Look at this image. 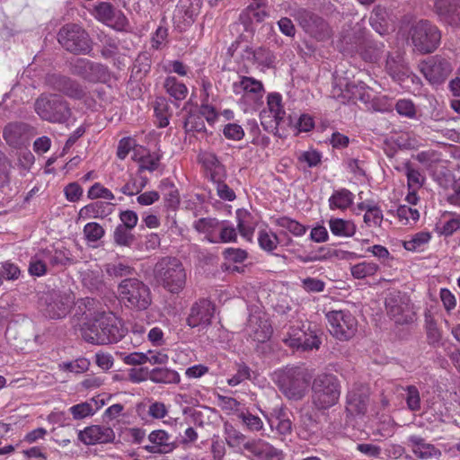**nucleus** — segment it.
Listing matches in <instances>:
<instances>
[{"label": "nucleus", "mask_w": 460, "mask_h": 460, "mask_svg": "<svg viewBox=\"0 0 460 460\" xmlns=\"http://www.w3.org/2000/svg\"><path fill=\"white\" fill-rule=\"evenodd\" d=\"M441 33L431 22L420 20L411 24L408 31V41L413 51L420 54L434 52L439 46Z\"/></svg>", "instance_id": "obj_6"}, {"label": "nucleus", "mask_w": 460, "mask_h": 460, "mask_svg": "<svg viewBox=\"0 0 460 460\" xmlns=\"http://www.w3.org/2000/svg\"><path fill=\"white\" fill-rule=\"evenodd\" d=\"M33 135L34 128L22 122L9 123L3 131L4 140L13 148H21L26 146Z\"/></svg>", "instance_id": "obj_15"}, {"label": "nucleus", "mask_w": 460, "mask_h": 460, "mask_svg": "<svg viewBox=\"0 0 460 460\" xmlns=\"http://www.w3.org/2000/svg\"><path fill=\"white\" fill-rule=\"evenodd\" d=\"M155 114L158 121L159 128H165L169 125V119L172 115V111L166 98L157 97L154 105Z\"/></svg>", "instance_id": "obj_32"}, {"label": "nucleus", "mask_w": 460, "mask_h": 460, "mask_svg": "<svg viewBox=\"0 0 460 460\" xmlns=\"http://www.w3.org/2000/svg\"><path fill=\"white\" fill-rule=\"evenodd\" d=\"M217 405L222 409V411H226L228 413H236L238 415V412H240L242 410H240V402L229 396L225 395H217Z\"/></svg>", "instance_id": "obj_53"}, {"label": "nucleus", "mask_w": 460, "mask_h": 460, "mask_svg": "<svg viewBox=\"0 0 460 460\" xmlns=\"http://www.w3.org/2000/svg\"><path fill=\"white\" fill-rule=\"evenodd\" d=\"M148 378L156 384H178L180 382L179 374L167 367H155L148 374Z\"/></svg>", "instance_id": "obj_27"}, {"label": "nucleus", "mask_w": 460, "mask_h": 460, "mask_svg": "<svg viewBox=\"0 0 460 460\" xmlns=\"http://www.w3.org/2000/svg\"><path fill=\"white\" fill-rule=\"evenodd\" d=\"M12 164L4 153L0 151V187L7 185L10 181Z\"/></svg>", "instance_id": "obj_55"}, {"label": "nucleus", "mask_w": 460, "mask_h": 460, "mask_svg": "<svg viewBox=\"0 0 460 460\" xmlns=\"http://www.w3.org/2000/svg\"><path fill=\"white\" fill-rule=\"evenodd\" d=\"M222 222L217 220V218H199V220L194 222V228L199 232L207 234V239L208 242L212 243H217V239L213 235L216 230L219 229V226Z\"/></svg>", "instance_id": "obj_28"}, {"label": "nucleus", "mask_w": 460, "mask_h": 460, "mask_svg": "<svg viewBox=\"0 0 460 460\" xmlns=\"http://www.w3.org/2000/svg\"><path fill=\"white\" fill-rule=\"evenodd\" d=\"M84 285L93 290H100L103 288L102 275L98 271H90L84 278Z\"/></svg>", "instance_id": "obj_59"}, {"label": "nucleus", "mask_w": 460, "mask_h": 460, "mask_svg": "<svg viewBox=\"0 0 460 460\" xmlns=\"http://www.w3.org/2000/svg\"><path fill=\"white\" fill-rule=\"evenodd\" d=\"M155 281L171 293L180 292L186 283V272L181 261L175 257H163L155 265Z\"/></svg>", "instance_id": "obj_3"}, {"label": "nucleus", "mask_w": 460, "mask_h": 460, "mask_svg": "<svg viewBox=\"0 0 460 460\" xmlns=\"http://www.w3.org/2000/svg\"><path fill=\"white\" fill-rule=\"evenodd\" d=\"M405 168L407 171L406 175L408 180L409 190L408 195L406 196L405 199L409 203L415 205L419 200L417 191L422 187L425 181V176L419 170L413 169L410 164H407L405 165Z\"/></svg>", "instance_id": "obj_22"}, {"label": "nucleus", "mask_w": 460, "mask_h": 460, "mask_svg": "<svg viewBox=\"0 0 460 460\" xmlns=\"http://www.w3.org/2000/svg\"><path fill=\"white\" fill-rule=\"evenodd\" d=\"M370 390L361 384L354 385L346 396V410L352 415H363L367 412Z\"/></svg>", "instance_id": "obj_14"}, {"label": "nucleus", "mask_w": 460, "mask_h": 460, "mask_svg": "<svg viewBox=\"0 0 460 460\" xmlns=\"http://www.w3.org/2000/svg\"><path fill=\"white\" fill-rule=\"evenodd\" d=\"M92 62L86 58H76L71 64L72 74L88 81Z\"/></svg>", "instance_id": "obj_49"}, {"label": "nucleus", "mask_w": 460, "mask_h": 460, "mask_svg": "<svg viewBox=\"0 0 460 460\" xmlns=\"http://www.w3.org/2000/svg\"><path fill=\"white\" fill-rule=\"evenodd\" d=\"M110 79V72L106 66L92 62L89 82H106Z\"/></svg>", "instance_id": "obj_47"}, {"label": "nucleus", "mask_w": 460, "mask_h": 460, "mask_svg": "<svg viewBox=\"0 0 460 460\" xmlns=\"http://www.w3.org/2000/svg\"><path fill=\"white\" fill-rule=\"evenodd\" d=\"M337 251L327 246H320L315 251H311L306 255H296V259L303 263L324 261L332 257H336Z\"/></svg>", "instance_id": "obj_29"}, {"label": "nucleus", "mask_w": 460, "mask_h": 460, "mask_svg": "<svg viewBox=\"0 0 460 460\" xmlns=\"http://www.w3.org/2000/svg\"><path fill=\"white\" fill-rule=\"evenodd\" d=\"M238 419L249 431H260L263 429V421L259 416L253 415L248 410L238 412Z\"/></svg>", "instance_id": "obj_40"}, {"label": "nucleus", "mask_w": 460, "mask_h": 460, "mask_svg": "<svg viewBox=\"0 0 460 460\" xmlns=\"http://www.w3.org/2000/svg\"><path fill=\"white\" fill-rule=\"evenodd\" d=\"M439 224L440 234L450 236L460 229V215L447 211L442 215V219Z\"/></svg>", "instance_id": "obj_33"}, {"label": "nucleus", "mask_w": 460, "mask_h": 460, "mask_svg": "<svg viewBox=\"0 0 460 460\" xmlns=\"http://www.w3.org/2000/svg\"><path fill=\"white\" fill-rule=\"evenodd\" d=\"M312 379L309 370L302 367H287L273 374V381L288 400L301 401L307 394Z\"/></svg>", "instance_id": "obj_2"}, {"label": "nucleus", "mask_w": 460, "mask_h": 460, "mask_svg": "<svg viewBox=\"0 0 460 460\" xmlns=\"http://www.w3.org/2000/svg\"><path fill=\"white\" fill-rule=\"evenodd\" d=\"M69 411L75 420H81L93 414V407L88 402L73 405L70 407Z\"/></svg>", "instance_id": "obj_60"}, {"label": "nucleus", "mask_w": 460, "mask_h": 460, "mask_svg": "<svg viewBox=\"0 0 460 460\" xmlns=\"http://www.w3.org/2000/svg\"><path fill=\"white\" fill-rule=\"evenodd\" d=\"M214 311L215 305L213 303L207 298H201L191 305L186 320L187 324L191 328L207 327L211 323Z\"/></svg>", "instance_id": "obj_17"}, {"label": "nucleus", "mask_w": 460, "mask_h": 460, "mask_svg": "<svg viewBox=\"0 0 460 460\" xmlns=\"http://www.w3.org/2000/svg\"><path fill=\"white\" fill-rule=\"evenodd\" d=\"M275 224L279 227L287 229L296 236H302L305 234L307 227L295 219L288 217H281L275 220Z\"/></svg>", "instance_id": "obj_41"}, {"label": "nucleus", "mask_w": 460, "mask_h": 460, "mask_svg": "<svg viewBox=\"0 0 460 460\" xmlns=\"http://www.w3.org/2000/svg\"><path fill=\"white\" fill-rule=\"evenodd\" d=\"M133 229L117 226L113 232V242L116 245L131 247L136 241L135 235L131 233Z\"/></svg>", "instance_id": "obj_38"}, {"label": "nucleus", "mask_w": 460, "mask_h": 460, "mask_svg": "<svg viewBox=\"0 0 460 460\" xmlns=\"http://www.w3.org/2000/svg\"><path fill=\"white\" fill-rule=\"evenodd\" d=\"M104 207L105 204L103 202L97 201L84 207L81 209L80 214L94 218L102 217L104 216Z\"/></svg>", "instance_id": "obj_62"}, {"label": "nucleus", "mask_w": 460, "mask_h": 460, "mask_svg": "<svg viewBox=\"0 0 460 460\" xmlns=\"http://www.w3.org/2000/svg\"><path fill=\"white\" fill-rule=\"evenodd\" d=\"M244 51L248 59H252L253 62L266 67H271L276 59L274 54L270 49L263 47H260L256 49L246 47Z\"/></svg>", "instance_id": "obj_25"}, {"label": "nucleus", "mask_w": 460, "mask_h": 460, "mask_svg": "<svg viewBox=\"0 0 460 460\" xmlns=\"http://www.w3.org/2000/svg\"><path fill=\"white\" fill-rule=\"evenodd\" d=\"M47 263L52 266H64L69 261V258L59 250H55L54 252L49 250L41 251Z\"/></svg>", "instance_id": "obj_52"}, {"label": "nucleus", "mask_w": 460, "mask_h": 460, "mask_svg": "<svg viewBox=\"0 0 460 460\" xmlns=\"http://www.w3.org/2000/svg\"><path fill=\"white\" fill-rule=\"evenodd\" d=\"M78 438L85 445L110 443L114 440L115 433L110 427L93 425L81 430Z\"/></svg>", "instance_id": "obj_19"}, {"label": "nucleus", "mask_w": 460, "mask_h": 460, "mask_svg": "<svg viewBox=\"0 0 460 460\" xmlns=\"http://www.w3.org/2000/svg\"><path fill=\"white\" fill-rule=\"evenodd\" d=\"M47 84L55 91L60 92L67 97L75 100H82L85 97L84 88L75 80L67 76L53 74L46 77Z\"/></svg>", "instance_id": "obj_13"}, {"label": "nucleus", "mask_w": 460, "mask_h": 460, "mask_svg": "<svg viewBox=\"0 0 460 460\" xmlns=\"http://www.w3.org/2000/svg\"><path fill=\"white\" fill-rule=\"evenodd\" d=\"M379 267L374 262L363 261L351 267V275L358 279L374 276Z\"/></svg>", "instance_id": "obj_42"}, {"label": "nucleus", "mask_w": 460, "mask_h": 460, "mask_svg": "<svg viewBox=\"0 0 460 460\" xmlns=\"http://www.w3.org/2000/svg\"><path fill=\"white\" fill-rule=\"evenodd\" d=\"M341 396V383L333 374L323 373L312 383V403L319 411L334 406Z\"/></svg>", "instance_id": "obj_4"}, {"label": "nucleus", "mask_w": 460, "mask_h": 460, "mask_svg": "<svg viewBox=\"0 0 460 460\" xmlns=\"http://www.w3.org/2000/svg\"><path fill=\"white\" fill-rule=\"evenodd\" d=\"M258 242L261 249L271 252L277 248L279 238L274 233L262 230L259 233Z\"/></svg>", "instance_id": "obj_48"}, {"label": "nucleus", "mask_w": 460, "mask_h": 460, "mask_svg": "<svg viewBox=\"0 0 460 460\" xmlns=\"http://www.w3.org/2000/svg\"><path fill=\"white\" fill-rule=\"evenodd\" d=\"M223 134L227 139L241 140L244 136V131L240 125L228 123L224 127Z\"/></svg>", "instance_id": "obj_64"}, {"label": "nucleus", "mask_w": 460, "mask_h": 460, "mask_svg": "<svg viewBox=\"0 0 460 460\" xmlns=\"http://www.w3.org/2000/svg\"><path fill=\"white\" fill-rule=\"evenodd\" d=\"M385 308L387 315L394 321L396 324H401L402 321V297L400 293L390 294L385 299Z\"/></svg>", "instance_id": "obj_26"}, {"label": "nucleus", "mask_w": 460, "mask_h": 460, "mask_svg": "<svg viewBox=\"0 0 460 460\" xmlns=\"http://www.w3.org/2000/svg\"><path fill=\"white\" fill-rule=\"evenodd\" d=\"M47 261L42 252L31 257L29 264V272L32 276L41 277L47 272Z\"/></svg>", "instance_id": "obj_45"}, {"label": "nucleus", "mask_w": 460, "mask_h": 460, "mask_svg": "<svg viewBox=\"0 0 460 460\" xmlns=\"http://www.w3.org/2000/svg\"><path fill=\"white\" fill-rule=\"evenodd\" d=\"M369 22L376 32L380 35L385 34L387 31L385 10L380 5L376 6L370 15Z\"/></svg>", "instance_id": "obj_37"}, {"label": "nucleus", "mask_w": 460, "mask_h": 460, "mask_svg": "<svg viewBox=\"0 0 460 460\" xmlns=\"http://www.w3.org/2000/svg\"><path fill=\"white\" fill-rule=\"evenodd\" d=\"M224 429L226 443L230 447H234L236 444H239L241 440H243V434L237 429H235V428L233 425L229 424L228 422H226L224 425Z\"/></svg>", "instance_id": "obj_63"}, {"label": "nucleus", "mask_w": 460, "mask_h": 460, "mask_svg": "<svg viewBox=\"0 0 460 460\" xmlns=\"http://www.w3.org/2000/svg\"><path fill=\"white\" fill-rule=\"evenodd\" d=\"M419 69L430 84H440L452 73L454 66L449 58L435 55L420 61Z\"/></svg>", "instance_id": "obj_12"}, {"label": "nucleus", "mask_w": 460, "mask_h": 460, "mask_svg": "<svg viewBox=\"0 0 460 460\" xmlns=\"http://www.w3.org/2000/svg\"><path fill=\"white\" fill-rule=\"evenodd\" d=\"M87 315L95 317L93 323H84L82 326L83 338L93 344H109L117 342L123 335L119 321L111 312L102 311L97 300H85Z\"/></svg>", "instance_id": "obj_1"}, {"label": "nucleus", "mask_w": 460, "mask_h": 460, "mask_svg": "<svg viewBox=\"0 0 460 460\" xmlns=\"http://www.w3.org/2000/svg\"><path fill=\"white\" fill-rule=\"evenodd\" d=\"M353 199L354 195L351 191L347 189H341L335 190L329 198V206L331 209L344 210L353 203Z\"/></svg>", "instance_id": "obj_31"}, {"label": "nucleus", "mask_w": 460, "mask_h": 460, "mask_svg": "<svg viewBox=\"0 0 460 460\" xmlns=\"http://www.w3.org/2000/svg\"><path fill=\"white\" fill-rule=\"evenodd\" d=\"M267 105L269 111H262L260 114L261 126L265 130L277 128L283 119L285 111L281 105V95L277 93H271L267 97Z\"/></svg>", "instance_id": "obj_18"}, {"label": "nucleus", "mask_w": 460, "mask_h": 460, "mask_svg": "<svg viewBox=\"0 0 460 460\" xmlns=\"http://www.w3.org/2000/svg\"><path fill=\"white\" fill-rule=\"evenodd\" d=\"M94 10L96 18L106 24L111 21L112 14L116 11L113 6L107 2L100 3L95 6Z\"/></svg>", "instance_id": "obj_54"}, {"label": "nucleus", "mask_w": 460, "mask_h": 460, "mask_svg": "<svg viewBox=\"0 0 460 460\" xmlns=\"http://www.w3.org/2000/svg\"><path fill=\"white\" fill-rule=\"evenodd\" d=\"M75 296L70 290H52L42 296L40 306L51 319L65 317L75 305Z\"/></svg>", "instance_id": "obj_9"}, {"label": "nucleus", "mask_w": 460, "mask_h": 460, "mask_svg": "<svg viewBox=\"0 0 460 460\" xmlns=\"http://www.w3.org/2000/svg\"><path fill=\"white\" fill-rule=\"evenodd\" d=\"M106 274L111 278H124L133 275L135 269L121 261L110 262L104 265Z\"/></svg>", "instance_id": "obj_35"}, {"label": "nucleus", "mask_w": 460, "mask_h": 460, "mask_svg": "<svg viewBox=\"0 0 460 460\" xmlns=\"http://www.w3.org/2000/svg\"><path fill=\"white\" fill-rule=\"evenodd\" d=\"M413 454L421 459H438L441 455L439 449L429 443H425L420 438L412 437L410 438Z\"/></svg>", "instance_id": "obj_24"}, {"label": "nucleus", "mask_w": 460, "mask_h": 460, "mask_svg": "<svg viewBox=\"0 0 460 460\" xmlns=\"http://www.w3.org/2000/svg\"><path fill=\"white\" fill-rule=\"evenodd\" d=\"M233 93L257 102L261 101L265 89L261 81L251 76L240 75L232 84Z\"/></svg>", "instance_id": "obj_16"}, {"label": "nucleus", "mask_w": 460, "mask_h": 460, "mask_svg": "<svg viewBox=\"0 0 460 460\" xmlns=\"http://www.w3.org/2000/svg\"><path fill=\"white\" fill-rule=\"evenodd\" d=\"M104 234L103 227L96 222L87 223L84 227V234L88 242H97Z\"/></svg>", "instance_id": "obj_50"}, {"label": "nucleus", "mask_w": 460, "mask_h": 460, "mask_svg": "<svg viewBox=\"0 0 460 460\" xmlns=\"http://www.w3.org/2000/svg\"><path fill=\"white\" fill-rule=\"evenodd\" d=\"M330 333L340 341H349L358 331V321L347 310H333L326 314Z\"/></svg>", "instance_id": "obj_11"}, {"label": "nucleus", "mask_w": 460, "mask_h": 460, "mask_svg": "<svg viewBox=\"0 0 460 460\" xmlns=\"http://www.w3.org/2000/svg\"><path fill=\"white\" fill-rule=\"evenodd\" d=\"M322 332L317 329H312L310 325L305 328L292 326L283 336L282 341L292 349L303 351L318 349L322 344Z\"/></svg>", "instance_id": "obj_10"}, {"label": "nucleus", "mask_w": 460, "mask_h": 460, "mask_svg": "<svg viewBox=\"0 0 460 460\" xmlns=\"http://www.w3.org/2000/svg\"><path fill=\"white\" fill-rule=\"evenodd\" d=\"M90 362L86 358H78L74 362H66L60 367L66 371L80 374L88 369Z\"/></svg>", "instance_id": "obj_61"}, {"label": "nucleus", "mask_w": 460, "mask_h": 460, "mask_svg": "<svg viewBox=\"0 0 460 460\" xmlns=\"http://www.w3.org/2000/svg\"><path fill=\"white\" fill-rule=\"evenodd\" d=\"M35 111L44 120L65 123L71 115L69 103L58 94L41 95L35 102Z\"/></svg>", "instance_id": "obj_7"}, {"label": "nucleus", "mask_w": 460, "mask_h": 460, "mask_svg": "<svg viewBox=\"0 0 460 460\" xmlns=\"http://www.w3.org/2000/svg\"><path fill=\"white\" fill-rule=\"evenodd\" d=\"M257 328L254 329L252 339L258 342L268 341L272 334V328L267 320L257 319Z\"/></svg>", "instance_id": "obj_46"}, {"label": "nucleus", "mask_w": 460, "mask_h": 460, "mask_svg": "<svg viewBox=\"0 0 460 460\" xmlns=\"http://www.w3.org/2000/svg\"><path fill=\"white\" fill-rule=\"evenodd\" d=\"M58 41L66 51L75 55L86 54L92 49L89 34L75 23L62 26Z\"/></svg>", "instance_id": "obj_8"}, {"label": "nucleus", "mask_w": 460, "mask_h": 460, "mask_svg": "<svg viewBox=\"0 0 460 460\" xmlns=\"http://www.w3.org/2000/svg\"><path fill=\"white\" fill-rule=\"evenodd\" d=\"M430 240V234L428 232H420L412 235L411 240L404 241V249L411 252H422Z\"/></svg>", "instance_id": "obj_39"}, {"label": "nucleus", "mask_w": 460, "mask_h": 460, "mask_svg": "<svg viewBox=\"0 0 460 460\" xmlns=\"http://www.w3.org/2000/svg\"><path fill=\"white\" fill-rule=\"evenodd\" d=\"M88 198L92 199L102 198L112 200L114 199V195L109 189L103 187L101 183L96 182L89 189Z\"/></svg>", "instance_id": "obj_58"}, {"label": "nucleus", "mask_w": 460, "mask_h": 460, "mask_svg": "<svg viewBox=\"0 0 460 460\" xmlns=\"http://www.w3.org/2000/svg\"><path fill=\"white\" fill-rule=\"evenodd\" d=\"M434 10L439 19L447 24L460 22V5L455 0H437Z\"/></svg>", "instance_id": "obj_21"}, {"label": "nucleus", "mask_w": 460, "mask_h": 460, "mask_svg": "<svg viewBox=\"0 0 460 460\" xmlns=\"http://www.w3.org/2000/svg\"><path fill=\"white\" fill-rule=\"evenodd\" d=\"M119 300L131 310H146L152 303L149 287L137 278H126L118 286Z\"/></svg>", "instance_id": "obj_5"}, {"label": "nucleus", "mask_w": 460, "mask_h": 460, "mask_svg": "<svg viewBox=\"0 0 460 460\" xmlns=\"http://www.w3.org/2000/svg\"><path fill=\"white\" fill-rule=\"evenodd\" d=\"M218 230V243H231L236 241L237 233L233 226L228 225L226 222H222Z\"/></svg>", "instance_id": "obj_56"}, {"label": "nucleus", "mask_w": 460, "mask_h": 460, "mask_svg": "<svg viewBox=\"0 0 460 460\" xmlns=\"http://www.w3.org/2000/svg\"><path fill=\"white\" fill-rule=\"evenodd\" d=\"M169 438L170 437L167 432L162 429L154 430L148 436L149 441L160 447L161 454L169 453L174 448V447L169 443Z\"/></svg>", "instance_id": "obj_36"}, {"label": "nucleus", "mask_w": 460, "mask_h": 460, "mask_svg": "<svg viewBox=\"0 0 460 460\" xmlns=\"http://www.w3.org/2000/svg\"><path fill=\"white\" fill-rule=\"evenodd\" d=\"M301 287L308 293H320L325 288L324 281L315 278H305L301 279Z\"/></svg>", "instance_id": "obj_57"}, {"label": "nucleus", "mask_w": 460, "mask_h": 460, "mask_svg": "<svg viewBox=\"0 0 460 460\" xmlns=\"http://www.w3.org/2000/svg\"><path fill=\"white\" fill-rule=\"evenodd\" d=\"M199 162L209 172L210 179L217 181L225 175L224 165L219 162L217 156L211 152H201L199 155Z\"/></svg>", "instance_id": "obj_23"}, {"label": "nucleus", "mask_w": 460, "mask_h": 460, "mask_svg": "<svg viewBox=\"0 0 460 460\" xmlns=\"http://www.w3.org/2000/svg\"><path fill=\"white\" fill-rule=\"evenodd\" d=\"M186 132H202L206 126L203 116L199 112H190L184 121Z\"/></svg>", "instance_id": "obj_44"}, {"label": "nucleus", "mask_w": 460, "mask_h": 460, "mask_svg": "<svg viewBox=\"0 0 460 460\" xmlns=\"http://www.w3.org/2000/svg\"><path fill=\"white\" fill-rule=\"evenodd\" d=\"M293 413L287 408H275L268 418L271 429L280 435H289L293 430Z\"/></svg>", "instance_id": "obj_20"}, {"label": "nucleus", "mask_w": 460, "mask_h": 460, "mask_svg": "<svg viewBox=\"0 0 460 460\" xmlns=\"http://www.w3.org/2000/svg\"><path fill=\"white\" fill-rule=\"evenodd\" d=\"M331 232L337 236L350 237L356 232V226L349 220L332 218L329 221Z\"/></svg>", "instance_id": "obj_34"}, {"label": "nucleus", "mask_w": 460, "mask_h": 460, "mask_svg": "<svg viewBox=\"0 0 460 460\" xmlns=\"http://www.w3.org/2000/svg\"><path fill=\"white\" fill-rule=\"evenodd\" d=\"M406 403L409 410L417 411L420 410V395L419 389L414 385H409L406 388Z\"/></svg>", "instance_id": "obj_51"}, {"label": "nucleus", "mask_w": 460, "mask_h": 460, "mask_svg": "<svg viewBox=\"0 0 460 460\" xmlns=\"http://www.w3.org/2000/svg\"><path fill=\"white\" fill-rule=\"evenodd\" d=\"M161 186L164 189H168L167 192L164 193L165 206L172 209H176L180 205V194L178 190L168 180H164Z\"/></svg>", "instance_id": "obj_43"}, {"label": "nucleus", "mask_w": 460, "mask_h": 460, "mask_svg": "<svg viewBox=\"0 0 460 460\" xmlns=\"http://www.w3.org/2000/svg\"><path fill=\"white\" fill-rule=\"evenodd\" d=\"M164 88L176 102L184 100L188 94L187 86L175 76H167L164 82Z\"/></svg>", "instance_id": "obj_30"}]
</instances>
